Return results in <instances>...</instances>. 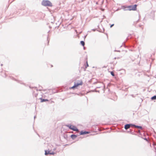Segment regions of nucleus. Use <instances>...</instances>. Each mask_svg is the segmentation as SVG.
<instances>
[{"label":"nucleus","instance_id":"f257e3e1","mask_svg":"<svg viewBox=\"0 0 156 156\" xmlns=\"http://www.w3.org/2000/svg\"><path fill=\"white\" fill-rule=\"evenodd\" d=\"M42 5L44 6H52V4L51 2L48 0L43 1L42 2Z\"/></svg>","mask_w":156,"mask_h":156},{"label":"nucleus","instance_id":"f03ea898","mask_svg":"<svg viewBox=\"0 0 156 156\" xmlns=\"http://www.w3.org/2000/svg\"><path fill=\"white\" fill-rule=\"evenodd\" d=\"M137 5H131L128 6L126 7V8L129 10L135 11L136 10Z\"/></svg>","mask_w":156,"mask_h":156},{"label":"nucleus","instance_id":"7ed1b4c3","mask_svg":"<svg viewBox=\"0 0 156 156\" xmlns=\"http://www.w3.org/2000/svg\"><path fill=\"white\" fill-rule=\"evenodd\" d=\"M66 126L68 127L69 129L73 131L76 132L78 131V129L75 126L71 125H66Z\"/></svg>","mask_w":156,"mask_h":156},{"label":"nucleus","instance_id":"20e7f679","mask_svg":"<svg viewBox=\"0 0 156 156\" xmlns=\"http://www.w3.org/2000/svg\"><path fill=\"white\" fill-rule=\"evenodd\" d=\"M83 84L82 81L81 80L79 81L78 83H75L74 85L71 88H74L76 87L79 86Z\"/></svg>","mask_w":156,"mask_h":156},{"label":"nucleus","instance_id":"39448f33","mask_svg":"<svg viewBox=\"0 0 156 156\" xmlns=\"http://www.w3.org/2000/svg\"><path fill=\"white\" fill-rule=\"evenodd\" d=\"M133 126V125L132 124H126L125 126V128L126 129H129L131 126Z\"/></svg>","mask_w":156,"mask_h":156},{"label":"nucleus","instance_id":"423d86ee","mask_svg":"<svg viewBox=\"0 0 156 156\" xmlns=\"http://www.w3.org/2000/svg\"><path fill=\"white\" fill-rule=\"evenodd\" d=\"M89 133L87 132L82 131L80 132V134L81 135H83L84 134H88Z\"/></svg>","mask_w":156,"mask_h":156},{"label":"nucleus","instance_id":"0eeeda50","mask_svg":"<svg viewBox=\"0 0 156 156\" xmlns=\"http://www.w3.org/2000/svg\"><path fill=\"white\" fill-rule=\"evenodd\" d=\"M40 99L41 100V102H42L44 101H48V100L47 99H43L41 98H40Z\"/></svg>","mask_w":156,"mask_h":156},{"label":"nucleus","instance_id":"6e6552de","mask_svg":"<svg viewBox=\"0 0 156 156\" xmlns=\"http://www.w3.org/2000/svg\"><path fill=\"white\" fill-rule=\"evenodd\" d=\"M133 126H134L135 127L137 128L138 129H141L142 128V127L140 126H137L135 125H133Z\"/></svg>","mask_w":156,"mask_h":156},{"label":"nucleus","instance_id":"1a4fd4ad","mask_svg":"<svg viewBox=\"0 0 156 156\" xmlns=\"http://www.w3.org/2000/svg\"><path fill=\"white\" fill-rule=\"evenodd\" d=\"M80 43L83 46H84L85 43L83 41H81Z\"/></svg>","mask_w":156,"mask_h":156},{"label":"nucleus","instance_id":"9d476101","mask_svg":"<svg viewBox=\"0 0 156 156\" xmlns=\"http://www.w3.org/2000/svg\"><path fill=\"white\" fill-rule=\"evenodd\" d=\"M48 154H50L49 151H45V155H47Z\"/></svg>","mask_w":156,"mask_h":156},{"label":"nucleus","instance_id":"9b49d317","mask_svg":"<svg viewBox=\"0 0 156 156\" xmlns=\"http://www.w3.org/2000/svg\"><path fill=\"white\" fill-rule=\"evenodd\" d=\"M151 99L152 100H155L156 99V96H154L153 97H152L151 98Z\"/></svg>","mask_w":156,"mask_h":156},{"label":"nucleus","instance_id":"f8f14e48","mask_svg":"<svg viewBox=\"0 0 156 156\" xmlns=\"http://www.w3.org/2000/svg\"><path fill=\"white\" fill-rule=\"evenodd\" d=\"M76 136L75 135H72L71 136V137L72 138H76Z\"/></svg>","mask_w":156,"mask_h":156},{"label":"nucleus","instance_id":"ddd939ff","mask_svg":"<svg viewBox=\"0 0 156 156\" xmlns=\"http://www.w3.org/2000/svg\"><path fill=\"white\" fill-rule=\"evenodd\" d=\"M111 74L113 76H114L115 75H114V73H113V72H111Z\"/></svg>","mask_w":156,"mask_h":156},{"label":"nucleus","instance_id":"4468645a","mask_svg":"<svg viewBox=\"0 0 156 156\" xmlns=\"http://www.w3.org/2000/svg\"><path fill=\"white\" fill-rule=\"evenodd\" d=\"M50 154H52L53 155L54 154V152H52V153H50Z\"/></svg>","mask_w":156,"mask_h":156},{"label":"nucleus","instance_id":"2eb2a0df","mask_svg":"<svg viewBox=\"0 0 156 156\" xmlns=\"http://www.w3.org/2000/svg\"><path fill=\"white\" fill-rule=\"evenodd\" d=\"M88 66V64L87 63V65H86V67L87 68Z\"/></svg>","mask_w":156,"mask_h":156},{"label":"nucleus","instance_id":"dca6fc26","mask_svg":"<svg viewBox=\"0 0 156 156\" xmlns=\"http://www.w3.org/2000/svg\"><path fill=\"white\" fill-rule=\"evenodd\" d=\"M114 25V24H112L110 26V27H112Z\"/></svg>","mask_w":156,"mask_h":156}]
</instances>
